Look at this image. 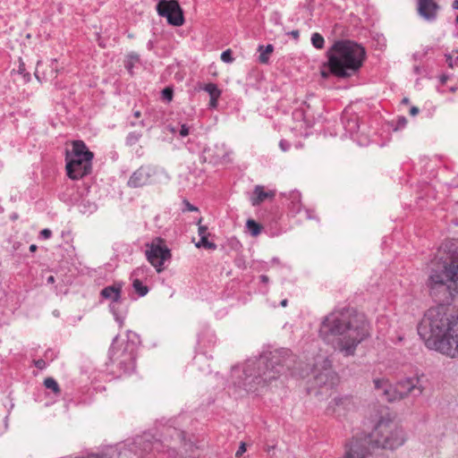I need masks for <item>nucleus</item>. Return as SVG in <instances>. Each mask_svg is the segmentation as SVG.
Listing matches in <instances>:
<instances>
[{
	"label": "nucleus",
	"instance_id": "obj_1",
	"mask_svg": "<svg viewBox=\"0 0 458 458\" xmlns=\"http://www.w3.org/2000/svg\"><path fill=\"white\" fill-rule=\"evenodd\" d=\"M429 295L438 305L428 309L418 334L428 349L458 357V314L448 305L458 295V251L434 263L427 280Z\"/></svg>",
	"mask_w": 458,
	"mask_h": 458
},
{
	"label": "nucleus",
	"instance_id": "obj_2",
	"mask_svg": "<svg viewBox=\"0 0 458 458\" xmlns=\"http://www.w3.org/2000/svg\"><path fill=\"white\" fill-rule=\"evenodd\" d=\"M369 335V322L352 308L335 310L326 316L319 336L344 356H353L357 346Z\"/></svg>",
	"mask_w": 458,
	"mask_h": 458
},
{
	"label": "nucleus",
	"instance_id": "obj_3",
	"mask_svg": "<svg viewBox=\"0 0 458 458\" xmlns=\"http://www.w3.org/2000/svg\"><path fill=\"white\" fill-rule=\"evenodd\" d=\"M295 364V356L289 349L264 352L258 359L246 362L241 385L247 392H257L286 371L297 369Z\"/></svg>",
	"mask_w": 458,
	"mask_h": 458
},
{
	"label": "nucleus",
	"instance_id": "obj_4",
	"mask_svg": "<svg viewBox=\"0 0 458 458\" xmlns=\"http://www.w3.org/2000/svg\"><path fill=\"white\" fill-rule=\"evenodd\" d=\"M365 55L364 48L353 41H335L327 51L329 71L340 78L350 77L361 67Z\"/></svg>",
	"mask_w": 458,
	"mask_h": 458
},
{
	"label": "nucleus",
	"instance_id": "obj_5",
	"mask_svg": "<svg viewBox=\"0 0 458 458\" xmlns=\"http://www.w3.org/2000/svg\"><path fill=\"white\" fill-rule=\"evenodd\" d=\"M94 155L82 140L72 142L71 151L66 150V172L72 180H79L91 173Z\"/></svg>",
	"mask_w": 458,
	"mask_h": 458
},
{
	"label": "nucleus",
	"instance_id": "obj_6",
	"mask_svg": "<svg viewBox=\"0 0 458 458\" xmlns=\"http://www.w3.org/2000/svg\"><path fill=\"white\" fill-rule=\"evenodd\" d=\"M311 370L314 376V384L318 387H333L337 382L336 374L331 369V361L324 355H318L314 358Z\"/></svg>",
	"mask_w": 458,
	"mask_h": 458
},
{
	"label": "nucleus",
	"instance_id": "obj_7",
	"mask_svg": "<svg viewBox=\"0 0 458 458\" xmlns=\"http://www.w3.org/2000/svg\"><path fill=\"white\" fill-rule=\"evenodd\" d=\"M146 257L148 261L156 267L157 272L163 271L165 260L171 259V250L164 243L161 238H156L150 244H147Z\"/></svg>",
	"mask_w": 458,
	"mask_h": 458
},
{
	"label": "nucleus",
	"instance_id": "obj_8",
	"mask_svg": "<svg viewBox=\"0 0 458 458\" xmlns=\"http://www.w3.org/2000/svg\"><path fill=\"white\" fill-rule=\"evenodd\" d=\"M157 12L173 26H182L184 22L182 10L176 0H160L157 4Z\"/></svg>",
	"mask_w": 458,
	"mask_h": 458
},
{
	"label": "nucleus",
	"instance_id": "obj_9",
	"mask_svg": "<svg viewBox=\"0 0 458 458\" xmlns=\"http://www.w3.org/2000/svg\"><path fill=\"white\" fill-rule=\"evenodd\" d=\"M118 335H116L114 339L112 347L110 348L109 353L110 357L114 362H116L117 365L123 369L125 373H131L135 369V360L136 354L134 352V347L131 344H126L123 351L117 354L114 352V343L117 340Z\"/></svg>",
	"mask_w": 458,
	"mask_h": 458
},
{
	"label": "nucleus",
	"instance_id": "obj_10",
	"mask_svg": "<svg viewBox=\"0 0 458 458\" xmlns=\"http://www.w3.org/2000/svg\"><path fill=\"white\" fill-rule=\"evenodd\" d=\"M424 386L421 384V380L418 377H406L398 381L396 387L393 391H395V396L397 399H403L408 394L413 396H419L422 394Z\"/></svg>",
	"mask_w": 458,
	"mask_h": 458
},
{
	"label": "nucleus",
	"instance_id": "obj_11",
	"mask_svg": "<svg viewBox=\"0 0 458 458\" xmlns=\"http://www.w3.org/2000/svg\"><path fill=\"white\" fill-rule=\"evenodd\" d=\"M439 9L440 7L435 0H418V13L426 21H435Z\"/></svg>",
	"mask_w": 458,
	"mask_h": 458
},
{
	"label": "nucleus",
	"instance_id": "obj_12",
	"mask_svg": "<svg viewBox=\"0 0 458 458\" xmlns=\"http://www.w3.org/2000/svg\"><path fill=\"white\" fill-rule=\"evenodd\" d=\"M152 174L149 166H140L131 174L128 185L133 188L142 187L149 182Z\"/></svg>",
	"mask_w": 458,
	"mask_h": 458
},
{
	"label": "nucleus",
	"instance_id": "obj_13",
	"mask_svg": "<svg viewBox=\"0 0 458 458\" xmlns=\"http://www.w3.org/2000/svg\"><path fill=\"white\" fill-rule=\"evenodd\" d=\"M375 389L385 400L393 402L396 400L395 391H393L392 386L384 378H377L373 381Z\"/></svg>",
	"mask_w": 458,
	"mask_h": 458
},
{
	"label": "nucleus",
	"instance_id": "obj_14",
	"mask_svg": "<svg viewBox=\"0 0 458 458\" xmlns=\"http://www.w3.org/2000/svg\"><path fill=\"white\" fill-rule=\"evenodd\" d=\"M206 152L210 153L213 152L210 162L219 163V162H229V154L230 151L226 149L225 144L222 143L220 145H216L214 149L208 148Z\"/></svg>",
	"mask_w": 458,
	"mask_h": 458
},
{
	"label": "nucleus",
	"instance_id": "obj_15",
	"mask_svg": "<svg viewBox=\"0 0 458 458\" xmlns=\"http://www.w3.org/2000/svg\"><path fill=\"white\" fill-rule=\"evenodd\" d=\"M122 286L120 284H113L103 288L100 295L103 299L110 300L113 302H119L121 300Z\"/></svg>",
	"mask_w": 458,
	"mask_h": 458
},
{
	"label": "nucleus",
	"instance_id": "obj_16",
	"mask_svg": "<svg viewBox=\"0 0 458 458\" xmlns=\"http://www.w3.org/2000/svg\"><path fill=\"white\" fill-rule=\"evenodd\" d=\"M153 437L149 433H145L142 436H138L134 438V445L140 449L142 452H149L153 449L156 443L153 441Z\"/></svg>",
	"mask_w": 458,
	"mask_h": 458
},
{
	"label": "nucleus",
	"instance_id": "obj_17",
	"mask_svg": "<svg viewBox=\"0 0 458 458\" xmlns=\"http://www.w3.org/2000/svg\"><path fill=\"white\" fill-rule=\"evenodd\" d=\"M334 412L338 416L344 415L345 411H349L352 407V399L348 396L334 399Z\"/></svg>",
	"mask_w": 458,
	"mask_h": 458
},
{
	"label": "nucleus",
	"instance_id": "obj_18",
	"mask_svg": "<svg viewBox=\"0 0 458 458\" xmlns=\"http://www.w3.org/2000/svg\"><path fill=\"white\" fill-rule=\"evenodd\" d=\"M254 194L256 197L251 199V203L253 206H259L260 203L265 201L267 199H272L275 196L274 191H265L262 186L257 185L254 190Z\"/></svg>",
	"mask_w": 458,
	"mask_h": 458
},
{
	"label": "nucleus",
	"instance_id": "obj_19",
	"mask_svg": "<svg viewBox=\"0 0 458 458\" xmlns=\"http://www.w3.org/2000/svg\"><path fill=\"white\" fill-rule=\"evenodd\" d=\"M79 208L80 211L83 214H92L97 210V205L95 202L84 198L79 204Z\"/></svg>",
	"mask_w": 458,
	"mask_h": 458
},
{
	"label": "nucleus",
	"instance_id": "obj_20",
	"mask_svg": "<svg viewBox=\"0 0 458 458\" xmlns=\"http://www.w3.org/2000/svg\"><path fill=\"white\" fill-rule=\"evenodd\" d=\"M274 47L272 45H267L266 47L259 46V51L260 52L259 55V62L262 64H267L269 59V55L273 52Z\"/></svg>",
	"mask_w": 458,
	"mask_h": 458
},
{
	"label": "nucleus",
	"instance_id": "obj_21",
	"mask_svg": "<svg viewBox=\"0 0 458 458\" xmlns=\"http://www.w3.org/2000/svg\"><path fill=\"white\" fill-rule=\"evenodd\" d=\"M141 137H142L141 131H131L126 136L125 144L129 147L134 146L135 144H137L140 141Z\"/></svg>",
	"mask_w": 458,
	"mask_h": 458
},
{
	"label": "nucleus",
	"instance_id": "obj_22",
	"mask_svg": "<svg viewBox=\"0 0 458 458\" xmlns=\"http://www.w3.org/2000/svg\"><path fill=\"white\" fill-rule=\"evenodd\" d=\"M133 289L140 296H145L148 292V288L146 285H143L141 281L138 278H135L132 283Z\"/></svg>",
	"mask_w": 458,
	"mask_h": 458
},
{
	"label": "nucleus",
	"instance_id": "obj_23",
	"mask_svg": "<svg viewBox=\"0 0 458 458\" xmlns=\"http://www.w3.org/2000/svg\"><path fill=\"white\" fill-rule=\"evenodd\" d=\"M246 225L252 236H257L261 232V226L253 219H249Z\"/></svg>",
	"mask_w": 458,
	"mask_h": 458
},
{
	"label": "nucleus",
	"instance_id": "obj_24",
	"mask_svg": "<svg viewBox=\"0 0 458 458\" xmlns=\"http://www.w3.org/2000/svg\"><path fill=\"white\" fill-rule=\"evenodd\" d=\"M44 386L47 389H51L55 394H60L61 390L55 379L53 377H47L44 381Z\"/></svg>",
	"mask_w": 458,
	"mask_h": 458
},
{
	"label": "nucleus",
	"instance_id": "obj_25",
	"mask_svg": "<svg viewBox=\"0 0 458 458\" xmlns=\"http://www.w3.org/2000/svg\"><path fill=\"white\" fill-rule=\"evenodd\" d=\"M205 91H207L210 98H219L221 91L218 89L217 86L214 83H208L204 87Z\"/></svg>",
	"mask_w": 458,
	"mask_h": 458
},
{
	"label": "nucleus",
	"instance_id": "obj_26",
	"mask_svg": "<svg viewBox=\"0 0 458 458\" xmlns=\"http://www.w3.org/2000/svg\"><path fill=\"white\" fill-rule=\"evenodd\" d=\"M324 38L319 33H313L311 36V43L312 45L318 48L321 49L324 47Z\"/></svg>",
	"mask_w": 458,
	"mask_h": 458
},
{
	"label": "nucleus",
	"instance_id": "obj_27",
	"mask_svg": "<svg viewBox=\"0 0 458 458\" xmlns=\"http://www.w3.org/2000/svg\"><path fill=\"white\" fill-rule=\"evenodd\" d=\"M196 247L197 248L204 247L205 249H208V250H216V244L209 242L208 240V236H207V237L200 238V241L198 243H196Z\"/></svg>",
	"mask_w": 458,
	"mask_h": 458
},
{
	"label": "nucleus",
	"instance_id": "obj_28",
	"mask_svg": "<svg viewBox=\"0 0 458 458\" xmlns=\"http://www.w3.org/2000/svg\"><path fill=\"white\" fill-rule=\"evenodd\" d=\"M139 55L137 54H130L128 55V60L126 61L125 63V67L131 71L133 67V64L135 62H138L139 61Z\"/></svg>",
	"mask_w": 458,
	"mask_h": 458
},
{
	"label": "nucleus",
	"instance_id": "obj_29",
	"mask_svg": "<svg viewBox=\"0 0 458 458\" xmlns=\"http://www.w3.org/2000/svg\"><path fill=\"white\" fill-rule=\"evenodd\" d=\"M174 91L171 88L166 87L162 90V98L170 102L173 99Z\"/></svg>",
	"mask_w": 458,
	"mask_h": 458
},
{
	"label": "nucleus",
	"instance_id": "obj_30",
	"mask_svg": "<svg viewBox=\"0 0 458 458\" xmlns=\"http://www.w3.org/2000/svg\"><path fill=\"white\" fill-rule=\"evenodd\" d=\"M221 60L225 63H232L233 58L232 56V51L227 49L221 54Z\"/></svg>",
	"mask_w": 458,
	"mask_h": 458
},
{
	"label": "nucleus",
	"instance_id": "obj_31",
	"mask_svg": "<svg viewBox=\"0 0 458 458\" xmlns=\"http://www.w3.org/2000/svg\"><path fill=\"white\" fill-rule=\"evenodd\" d=\"M200 222H201V218L198 222V225H199V229H198L199 235L200 236V238L207 237L208 236V227L206 225H201Z\"/></svg>",
	"mask_w": 458,
	"mask_h": 458
},
{
	"label": "nucleus",
	"instance_id": "obj_32",
	"mask_svg": "<svg viewBox=\"0 0 458 458\" xmlns=\"http://www.w3.org/2000/svg\"><path fill=\"white\" fill-rule=\"evenodd\" d=\"M179 134L181 137H186L189 135V127L187 124H182L181 129L179 131Z\"/></svg>",
	"mask_w": 458,
	"mask_h": 458
},
{
	"label": "nucleus",
	"instance_id": "obj_33",
	"mask_svg": "<svg viewBox=\"0 0 458 458\" xmlns=\"http://www.w3.org/2000/svg\"><path fill=\"white\" fill-rule=\"evenodd\" d=\"M246 452V445L245 443L242 442L236 454H235V456L236 457H240L241 455H242L244 453Z\"/></svg>",
	"mask_w": 458,
	"mask_h": 458
},
{
	"label": "nucleus",
	"instance_id": "obj_34",
	"mask_svg": "<svg viewBox=\"0 0 458 458\" xmlns=\"http://www.w3.org/2000/svg\"><path fill=\"white\" fill-rule=\"evenodd\" d=\"M52 235V232L50 229H43L41 232H40V237L43 238V239H49Z\"/></svg>",
	"mask_w": 458,
	"mask_h": 458
},
{
	"label": "nucleus",
	"instance_id": "obj_35",
	"mask_svg": "<svg viewBox=\"0 0 458 458\" xmlns=\"http://www.w3.org/2000/svg\"><path fill=\"white\" fill-rule=\"evenodd\" d=\"M34 364L39 369H44L47 366V363L43 359H38V360H35Z\"/></svg>",
	"mask_w": 458,
	"mask_h": 458
},
{
	"label": "nucleus",
	"instance_id": "obj_36",
	"mask_svg": "<svg viewBox=\"0 0 458 458\" xmlns=\"http://www.w3.org/2000/svg\"><path fill=\"white\" fill-rule=\"evenodd\" d=\"M279 147L283 151H287L290 148V143L284 140L279 142Z\"/></svg>",
	"mask_w": 458,
	"mask_h": 458
},
{
	"label": "nucleus",
	"instance_id": "obj_37",
	"mask_svg": "<svg viewBox=\"0 0 458 458\" xmlns=\"http://www.w3.org/2000/svg\"><path fill=\"white\" fill-rule=\"evenodd\" d=\"M407 124V119L403 116L399 117L397 120V127L403 128Z\"/></svg>",
	"mask_w": 458,
	"mask_h": 458
},
{
	"label": "nucleus",
	"instance_id": "obj_38",
	"mask_svg": "<svg viewBox=\"0 0 458 458\" xmlns=\"http://www.w3.org/2000/svg\"><path fill=\"white\" fill-rule=\"evenodd\" d=\"M185 202V206H186V209L188 211H197L198 208L196 207H194L193 205H191L190 202L188 201H184Z\"/></svg>",
	"mask_w": 458,
	"mask_h": 458
},
{
	"label": "nucleus",
	"instance_id": "obj_39",
	"mask_svg": "<svg viewBox=\"0 0 458 458\" xmlns=\"http://www.w3.org/2000/svg\"><path fill=\"white\" fill-rule=\"evenodd\" d=\"M419 108L417 106H412L411 107L410 109V114L412 115V116H415L416 114H419Z\"/></svg>",
	"mask_w": 458,
	"mask_h": 458
},
{
	"label": "nucleus",
	"instance_id": "obj_40",
	"mask_svg": "<svg viewBox=\"0 0 458 458\" xmlns=\"http://www.w3.org/2000/svg\"><path fill=\"white\" fill-rule=\"evenodd\" d=\"M217 99H218V98H210V106L212 107H216V106Z\"/></svg>",
	"mask_w": 458,
	"mask_h": 458
},
{
	"label": "nucleus",
	"instance_id": "obj_41",
	"mask_svg": "<svg viewBox=\"0 0 458 458\" xmlns=\"http://www.w3.org/2000/svg\"><path fill=\"white\" fill-rule=\"evenodd\" d=\"M18 72H19L21 74H23V73H24V72H25V65H24V64H21L19 65V70H18Z\"/></svg>",
	"mask_w": 458,
	"mask_h": 458
},
{
	"label": "nucleus",
	"instance_id": "obj_42",
	"mask_svg": "<svg viewBox=\"0 0 458 458\" xmlns=\"http://www.w3.org/2000/svg\"><path fill=\"white\" fill-rule=\"evenodd\" d=\"M55 276H49L47 278V284H53L55 283Z\"/></svg>",
	"mask_w": 458,
	"mask_h": 458
},
{
	"label": "nucleus",
	"instance_id": "obj_43",
	"mask_svg": "<svg viewBox=\"0 0 458 458\" xmlns=\"http://www.w3.org/2000/svg\"><path fill=\"white\" fill-rule=\"evenodd\" d=\"M260 280H261V282L267 284L269 279H268V277L267 276L262 275V276H260Z\"/></svg>",
	"mask_w": 458,
	"mask_h": 458
},
{
	"label": "nucleus",
	"instance_id": "obj_44",
	"mask_svg": "<svg viewBox=\"0 0 458 458\" xmlns=\"http://www.w3.org/2000/svg\"><path fill=\"white\" fill-rule=\"evenodd\" d=\"M291 35L295 38H299V31L298 30H293L291 32Z\"/></svg>",
	"mask_w": 458,
	"mask_h": 458
},
{
	"label": "nucleus",
	"instance_id": "obj_45",
	"mask_svg": "<svg viewBox=\"0 0 458 458\" xmlns=\"http://www.w3.org/2000/svg\"><path fill=\"white\" fill-rule=\"evenodd\" d=\"M166 128L172 133H174L176 131L175 128L172 125H168Z\"/></svg>",
	"mask_w": 458,
	"mask_h": 458
},
{
	"label": "nucleus",
	"instance_id": "obj_46",
	"mask_svg": "<svg viewBox=\"0 0 458 458\" xmlns=\"http://www.w3.org/2000/svg\"><path fill=\"white\" fill-rule=\"evenodd\" d=\"M452 7L455 10H458V0H454L452 4Z\"/></svg>",
	"mask_w": 458,
	"mask_h": 458
},
{
	"label": "nucleus",
	"instance_id": "obj_47",
	"mask_svg": "<svg viewBox=\"0 0 458 458\" xmlns=\"http://www.w3.org/2000/svg\"><path fill=\"white\" fill-rule=\"evenodd\" d=\"M133 116H134L135 118H140V117L141 116V113H140V111H135V112L133 113Z\"/></svg>",
	"mask_w": 458,
	"mask_h": 458
},
{
	"label": "nucleus",
	"instance_id": "obj_48",
	"mask_svg": "<svg viewBox=\"0 0 458 458\" xmlns=\"http://www.w3.org/2000/svg\"><path fill=\"white\" fill-rule=\"evenodd\" d=\"M36 250H37V246H36L35 244H31V245L30 246V250L31 252L36 251Z\"/></svg>",
	"mask_w": 458,
	"mask_h": 458
},
{
	"label": "nucleus",
	"instance_id": "obj_49",
	"mask_svg": "<svg viewBox=\"0 0 458 458\" xmlns=\"http://www.w3.org/2000/svg\"><path fill=\"white\" fill-rule=\"evenodd\" d=\"M280 304H281L282 307H286L287 306V300L286 299L283 300Z\"/></svg>",
	"mask_w": 458,
	"mask_h": 458
},
{
	"label": "nucleus",
	"instance_id": "obj_50",
	"mask_svg": "<svg viewBox=\"0 0 458 458\" xmlns=\"http://www.w3.org/2000/svg\"><path fill=\"white\" fill-rule=\"evenodd\" d=\"M408 103H409V98H403L402 104L407 105Z\"/></svg>",
	"mask_w": 458,
	"mask_h": 458
},
{
	"label": "nucleus",
	"instance_id": "obj_51",
	"mask_svg": "<svg viewBox=\"0 0 458 458\" xmlns=\"http://www.w3.org/2000/svg\"><path fill=\"white\" fill-rule=\"evenodd\" d=\"M141 269L140 268H138L136 269L134 272H133V276H139V273Z\"/></svg>",
	"mask_w": 458,
	"mask_h": 458
},
{
	"label": "nucleus",
	"instance_id": "obj_52",
	"mask_svg": "<svg viewBox=\"0 0 458 458\" xmlns=\"http://www.w3.org/2000/svg\"><path fill=\"white\" fill-rule=\"evenodd\" d=\"M139 124L141 126V127H144L145 126V122L144 120H141Z\"/></svg>",
	"mask_w": 458,
	"mask_h": 458
},
{
	"label": "nucleus",
	"instance_id": "obj_53",
	"mask_svg": "<svg viewBox=\"0 0 458 458\" xmlns=\"http://www.w3.org/2000/svg\"><path fill=\"white\" fill-rule=\"evenodd\" d=\"M321 74H322V76H323V77H325V78H326V77H327V72H321Z\"/></svg>",
	"mask_w": 458,
	"mask_h": 458
},
{
	"label": "nucleus",
	"instance_id": "obj_54",
	"mask_svg": "<svg viewBox=\"0 0 458 458\" xmlns=\"http://www.w3.org/2000/svg\"><path fill=\"white\" fill-rule=\"evenodd\" d=\"M136 124H137V123H136L135 122H130V125H131V126H136Z\"/></svg>",
	"mask_w": 458,
	"mask_h": 458
},
{
	"label": "nucleus",
	"instance_id": "obj_55",
	"mask_svg": "<svg viewBox=\"0 0 458 458\" xmlns=\"http://www.w3.org/2000/svg\"><path fill=\"white\" fill-rule=\"evenodd\" d=\"M35 76H36V78L39 81V77H38V72H37V71L35 72Z\"/></svg>",
	"mask_w": 458,
	"mask_h": 458
},
{
	"label": "nucleus",
	"instance_id": "obj_56",
	"mask_svg": "<svg viewBox=\"0 0 458 458\" xmlns=\"http://www.w3.org/2000/svg\"><path fill=\"white\" fill-rule=\"evenodd\" d=\"M455 22L458 23V15L455 17Z\"/></svg>",
	"mask_w": 458,
	"mask_h": 458
},
{
	"label": "nucleus",
	"instance_id": "obj_57",
	"mask_svg": "<svg viewBox=\"0 0 458 458\" xmlns=\"http://www.w3.org/2000/svg\"><path fill=\"white\" fill-rule=\"evenodd\" d=\"M456 59L458 60V55H457V58H456Z\"/></svg>",
	"mask_w": 458,
	"mask_h": 458
}]
</instances>
